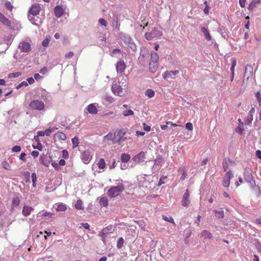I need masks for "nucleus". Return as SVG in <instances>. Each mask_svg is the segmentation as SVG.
Masks as SVG:
<instances>
[{"label": "nucleus", "instance_id": "nucleus-43", "mask_svg": "<svg viewBox=\"0 0 261 261\" xmlns=\"http://www.w3.org/2000/svg\"><path fill=\"white\" fill-rule=\"evenodd\" d=\"M32 180V186L34 188L36 187V181H37V176L35 173H33L31 175Z\"/></svg>", "mask_w": 261, "mask_h": 261}, {"label": "nucleus", "instance_id": "nucleus-15", "mask_svg": "<svg viewBox=\"0 0 261 261\" xmlns=\"http://www.w3.org/2000/svg\"><path fill=\"white\" fill-rule=\"evenodd\" d=\"M145 152L142 151L135 156L133 158V160L136 163H142L145 161Z\"/></svg>", "mask_w": 261, "mask_h": 261}, {"label": "nucleus", "instance_id": "nucleus-8", "mask_svg": "<svg viewBox=\"0 0 261 261\" xmlns=\"http://www.w3.org/2000/svg\"><path fill=\"white\" fill-rule=\"evenodd\" d=\"M233 177V174L231 170L227 171L223 180L222 185L224 187H228L230 185V180Z\"/></svg>", "mask_w": 261, "mask_h": 261}, {"label": "nucleus", "instance_id": "nucleus-39", "mask_svg": "<svg viewBox=\"0 0 261 261\" xmlns=\"http://www.w3.org/2000/svg\"><path fill=\"white\" fill-rule=\"evenodd\" d=\"M53 215V214L50 212H39L38 214L37 215V217H39L40 216H44V217H48L49 218H50L51 216Z\"/></svg>", "mask_w": 261, "mask_h": 261}, {"label": "nucleus", "instance_id": "nucleus-51", "mask_svg": "<svg viewBox=\"0 0 261 261\" xmlns=\"http://www.w3.org/2000/svg\"><path fill=\"white\" fill-rule=\"evenodd\" d=\"M123 115L124 116L133 115H134V112L132 110H126V111H123Z\"/></svg>", "mask_w": 261, "mask_h": 261}, {"label": "nucleus", "instance_id": "nucleus-38", "mask_svg": "<svg viewBox=\"0 0 261 261\" xmlns=\"http://www.w3.org/2000/svg\"><path fill=\"white\" fill-rule=\"evenodd\" d=\"M120 53L121 51L119 49H114L112 52L111 56L112 57H116L117 58H119Z\"/></svg>", "mask_w": 261, "mask_h": 261}, {"label": "nucleus", "instance_id": "nucleus-31", "mask_svg": "<svg viewBox=\"0 0 261 261\" xmlns=\"http://www.w3.org/2000/svg\"><path fill=\"white\" fill-rule=\"evenodd\" d=\"M159 59L158 55L155 52H152L151 53L150 62L157 63Z\"/></svg>", "mask_w": 261, "mask_h": 261}, {"label": "nucleus", "instance_id": "nucleus-27", "mask_svg": "<svg viewBox=\"0 0 261 261\" xmlns=\"http://www.w3.org/2000/svg\"><path fill=\"white\" fill-rule=\"evenodd\" d=\"M99 203L101 206L106 207L108 204V200L107 197H101L99 200Z\"/></svg>", "mask_w": 261, "mask_h": 261}, {"label": "nucleus", "instance_id": "nucleus-19", "mask_svg": "<svg viewBox=\"0 0 261 261\" xmlns=\"http://www.w3.org/2000/svg\"><path fill=\"white\" fill-rule=\"evenodd\" d=\"M64 12V9L61 6H57L55 7L54 9V13L55 16L59 18L61 17Z\"/></svg>", "mask_w": 261, "mask_h": 261}, {"label": "nucleus", "instance_id": "nucleus-12", "mask_svg": "<svg viewBox=\"0 0 261 261\" xmlns=\"http://www.w3.org/2000/svg\"><path fill=\"white\" fill-rule=\"evenodd\" d=\"M190 193L188 189L186 190L185 193L184 194L181 200V204L184 207H188L190 203L189 199Z\"/></svg>", "mask_w": 261, "mask_h": 261}, {"label": "nucleus", "instance_id": "nucleus-49", "mask_svg": "<svg viewBox=\"0 0 261 261\" xmlns=\"http://www.w3.org/2000/svg\"><path fill=\"white\" fill-rule=\"evenodd\" d=\"M216 213V216L219 218H223L224 216V212L223 211H215Z\"/></svg>", "mask_w": 261, "mask_h": 261}, {"label": "nucleus", "instance_id": "nucleus-4", "mask_svg": "<svg viewBox=\"0 0 261 261\" xmlns=\"http://www.w3.org/2000/svg\"><path fill=\"white\" fill-rule=\"evenodd\" d=\"M162 35V32L158 28H154L150 32H146L145 34V38L148 40H151L154 38L161 37Z\"/></svg>", "mask_w": 261, "mask_h": 261}, {"label": "nucleus", "instance_id": "nucleus-23", "mask_svg": "<svg viewBox=\"0 0 261 261\" xmlns=\"http://www.w3.org/2000/svg\"><path fill=\"white\" fill-rule=\"evenodd\" d=\"M126 132L127 129L126 128H122L118 131L117 136H116L118 138V142H120L121 139H123V137Z\"/></svg>", "mask_w": 261, "mask_h": 261}, {"label": "nucleus", "instance_id": "nucleus-33", "mask_svg": "<svg viewBox=\"0 0 261 261\" xmlns=\"http://www.w3.org/2000/svg\"><path fill=\"white\" fill-rule=\"evenodd\" d=\"M74 206L77 210H83L84 208L83 201L80 199L76 201Z\"/></svg>", "mask_w": 261, "mask_h": 261}, {"label": "nucleus", "instance_id": "nucleus-57", "mask_svg": "<svg viewBox=\"0 0 261 261\" xmlns=\"http://www.w3.org/2000/svg\"><path fill=\"white\" fill-rule=\"evenodd\" d=\"M49 158L51 160V161L52 162H51V165L54 167V168L56 169V170H59L60 169V168L59 167V165L58 164L56 163V162H53V160H51V157L49 156Z\"/></svg>", "mask_w": 261, "mask_h": 261}, {"label": "nucleus", "instance_id": "nucleus-28", "mask_svg": "<svg viewBox=\"0 0 261 261\" xmlns=\"http://www.w3.org/2000/svg\"><path fill=\"white\" fill-rule=\"evenodd\" d=\"M231 161L229 159H224L223 161V167L224 171H226L228 169L229 165Z\"/></svg>", "mask_w": 261, "mask_h": 261}, {"label": "nucleus", "instance_id": "nucleus-61", "mask_svg": "<svg viewBox=\"0 0 261 261\" xmlns=\"http://www.w3.org/2000/svg\"><path fill=\"white\" fill-rule=\"evenodd\" d=\"M166 178H167L166 176H163V177H161L159 180V181L158 182V186H160L162 184H164L165 183L164 180L166 179Z\"/></svg>", "mask_w": 261, "mask_h": 261}, {"label": "nucleus", "instance_id": "nucleus-29", "mask_svg": "<svg viewBox=\"0 0 261 261\" xmlns=\"http://www.w3.org/2000/svg\"><path fill=\"white\" fill-rule=\"evenodd\" d=\"M252 187V189L254 192L255 195L257 197H259L260 194V191L258 186H256L255 183L253 184V185H251Z\"/></svg>", "mask_w": 261, "mask_h": 261}, {"label": "nucleus", "instance_id": "nucleus-47", "mask_svg": "<svg viewBox=\"0 0 261 261\" xmlns=\"http://www.w3.org/2000/svg\"><path fill=\"white\" fill-rule=\"evenodd\" d=\"M237 64L236 60L232 59V63L230 67V71L232 74H234V67Z\"/></svg>", "mask_w": 261, "mask_h": 261}, {"label": "nucleus", "instance_id": "nucleus-64", "mask_svg": "<svg viewBox=\"0 0 261 261\" xmlns=\"http://www.w3.org/2000/svg\"><path fill=\"white\" fill-rule=\"evenodd\" d=\"M5 7L9 10H12L13 8V6L11 3L8 2L5 3Z\"/></svg>", "mask_w": 261, "mask_h": 261}, {"label": "nucleus", "instance_id": "nucleus-24", "mask_svg": "<svg viewBox=\"0 0 261 261\" xmlns=\"http://www.w3.org/2000/svg\"><path fill=\"white\" fill-rule=\"evenodd\" d=\"M201 237L203 238L204 239H212L213 236L208 230H203L201 233Z\"/></svg>", "mask_w": 261, "mask_h": 261}, {"label": "nucleus", "instance_id": "nucleus-36", "mask_svg": "<svg viewBox=\"0 0 261 261\" xmlns=\"http://www.w3.org/2000/svg\"><path fill=\"white\" fill-rule=\"evenodd\" d=\"M45 158L46 157L45 156L41 155L39 158V161L41 164L44 165L46 167H48L49 166V162H47L45 161Z\"/></svg>", "mask_w": 261, "mask_h": 261}, {"label": "nucleus", "instance_id": "nucleus-10", "mask_svg": "<svg viewBox=\"0 0 261 261\" xmlns=\"http://www.w3.org/2000/svg\"><path fill=\"white\" fill-rule=\"evenodd\" d=\"M253 74V67L251 65L247 64L245 67V71L244 74V78L246 81H249L252 78Z\"/></svg>", "mask_w": 261, "mask_h": 261}, {"label": "nucleus", "instance_id": "nucleus-13", "mask_svg": "<svg viewBox=\"0 0 261 261\" xmlns=\"http://www.w3.org/2000/svg\"><path fill=\"white\" fill-rule=\"evenodd\" d=\"M82 161L86 164H88L92 159V155L90 154V151L86 150L83 151L81 155Z\"/></svg>", "mask_w": 261, "mask_h": 261}, {"label": "nucleus", "instance_id": "nucleus-26", "mask_svg": "<svg viewBox=\"0 0 261 261\" xmlns=\"http://www.w3.org/2000/svg\"><path fill=\"white\" fill-rule=\"evenodd\" d=\"M0 21L4 25L9 27L10 25V21L0 12Z\"/></svg>", "mask_w": 261, "mask_h": 261}, {"label": "nucleus", "instance_id": "nucleus-1", "mask_svg": "<svg viewBox=\"0 0 261 261\" xmlns=\"http://www.w3.org/2000/svg\"><path fill=\"white\" fill-rule=\"evenodd\" d=\"M119 35V37L125 44L127 45L133 51L135 52L137 50V46L128 34L124 33H120Z\"/></svg>", "mask_w": 261, "mask_h": 261}, {"label": "nucleus", "instance_id": "nucleus-9", "mask_svg": "<svg viewBox=\"0 0 261 261\" xmlns=\"http://www.w3.org/2000/svg\"><path fill=\"white\" fill-rule=\"evenodd\" d=\"M126 68V64L123 60H119L116 64V69L118 73H122Z\"/></svg>", "mask_w": 261, "mask_h": 261}, {"label": "nucleus", "instance_id": "nucleus-35", "mask_svg": "<svg viewBox=\"0 0 261 261\" xmlns=\"http://www.w3.org/2000/svg\"><path fill=\"white\" fill-rule=\"evenodd\" d=\"M154 92L150 89H147L145 92V95L149 98L153 97L154 96Z\"/></svg>", "mask_w": 261, "mask_h": 261}, {"label": "nucleus", "instance_id": "nucleus-63", "mask_svg": "<svg viewBox=\"0 0 261 261\" xmlns=\"http://www.w3.org/2000/svg\"><path fill=\"white\" fill-rule=\"evenodd\" d=\"M243 130H244V128L243 126L242 127L238 126L236 130V132L239 133L240 135L242 134Z\"/></svg>", "mask_w": 261, "mask_h": 261}, {"label": "nucleus", "instance_id": "nucleus-41", "mask_svg": "<svg viewBox=\"0 0 261 261\" xmlns=\"http://www.w3.org/2000/svg\"><path fill=\"white\" fill-rule=\"evenodd\" d=\"M98 167L99 169H103L105 167L106 163L103 159H100L97 163Z\"/></svg>", "mask_w": 261, "mask_h": 261}, {"label": "nucleus", "instance_id": "nucleus-32", "mask_svg": "<svg viewBox=\"0 0 261 261\" xmlns=\"http://www.w3.org/2000/svg\"><path fill=\"white\" fill-rule=\"evenodd\" d=\"M130 158V156L128 154L122 153L121 155V161L123 163L128 162Z\"/></svg>", "mask_w": 261, "mask_h": 261}, {"label": "nucleus", "instance_id": "nucleus-20", "mask_svg": "<svg viewBox=\"0 0 261 261\" xmlns=\"http://www.w3.org/2000/svg\"><path fill=\"white\" fill-rule=\"evenodd\" d=\"M20 200L18 197H14L13 198L12 200V207L11 208V212H13L14 211V208L17 207L20 204Z\"/></svg>", "mask_w": 261, "mask_h": 261}, {"label": "nucleus", "instance_id": "nucleus-58", "mask_svg": "<svg viewBox=\"0 0 261 261\" xmlns=\"http://www.w3.org/2000/svg\"><path fill=\"white\" fill-rule=\"evenodd\" d=\"M50 41V39L45 38L42 42V45L44 47H46Z\"/></svg>", "mask_w": 261, "mask_h": 261}, {"label": "nucleus", "instance_id": "nucleus-16", "mask_svg": "<svg viewBox=\"0 0 261 261\" xmlns=\"http://www.w3.org/2000/svg\"><path fill=\"white\" fill-rule=\"evenodd\" d=\"M34 211V208L27 205L23 206L22 210V214L24 217L29 216L31 212Z\"/></svg>", "mask_w": 261, "mask_h": 261}, {"label": "nucleus", "instance_id": "nucleus-59", "mask_svg": "<svg viewBox=\"0 0 261 261\" xmlns=\"http://www.w3.org/2000/svg\"><path fill=\"white\" fill-rule=\"evenodd\" d=\"M186 127L187 129L189 130H192L193 129V124L191 122H188L186 124Z\"/></svg>", "mask_w": 261, "mask_h": 261}, {"label": "nucleus", "instance_id": "nucleus-14", "mask_svg": "<svg viewBox=\"0 0 261 261\" xmlns=\"http://www.w3.org/2000/svg\"><path fill=\"white\" fill-rule=\"evenodd\" d=\"M19 48L20 49L21 51L24 53H28L31 50V44L25 41H23L19 44Z\"/></svg>", "mask_w": 261, "mask_h": 261}, {"label": "nucleus", "instance_id": "nucleus-53", "mask_svg": "<svg viewBox=\"0 0 261 261\" xmlns=\"http://www.w3.org/2000/svg\"><path fill=\"white\" fill-rule=\"evenodd\" d=\"M255 96L259 103V106H261V93L259 91L256 92L255 93Z\"/></svg>", "mask_w": 261, "mask_h": 261}, {"label": "nucleus", "instance_id": "nucleus-48", "mask_svg": "<svg viewBox=\"0 0 261 261\" xmlns=\"http://www.w3.org/2000/svg\"><path fill=\"white\" fill-rule=\"evenodd\" d=\"M21 75L20 72L10 73L8 75L9 78H15Z\"/></svg>", "mask_w": 261, "mask_h": 261}, {"label": "nucleus", "instance_id": "nucleus-52", "mask_svg": "<svg viewBox=\"0 0 261 261\" xmlns=\"http://www.w3.org/2000/svg\"><path fill=\"white\" fill-rule=\"evenodd\" d=\"M253 120V115H248L247 119L245 121L246 124H249L251 123Z\"/></svg>", "mask_w": 261, "mask_h": 261}, {"label": "nucleus", "instance_id": "nucleus-11", "mask_svg": "<svg viewBox=\"0 0 261 261\" xmlns=\"http://www.w3.org/2000/svg\"><path fill=\"white\" fill-rule=\"evenodd\" d=\"M163 162V158L161 156H159L158 158L154 160V165L152 167V171H158L159 170L162 166V163Z\"/></svg>", "mask_w": 261, "mask_h": 261}, {"label": "nucleus", "instance_id": "nucleus-21", "mask_svg": "<svg viewBox=\"0 0 261 261\" xmlns=\"http://www.w3.org/2000/svg\"><path fill=\"white\" fill-rule=\"evenodd\" d=\"M87 110L91 114H96L97 113V109L95 103H91L87 107Z\"/></svg>", "mask_w": 261, "mask_h": 261}, {"label": "nucleus", "instance_id": "nucleus-50", "mask_svg": "<svg viewBox=\"0 0 261 261\" xmlns=\"http://www.w3.org/2000/svg\"><path fill=\"white\" fill-rule=\"evenodd\" d=\"M162 218L163 219L166 221L172 223H174L173 219L171 217H167L166 216L163 215Z\"/></svg>", "mask_w": 261, "mask_h": 261}, {"label": "nucleus", "instance_id": "nucleus-40", "mask_svg": "<svg viewBox=\"0 0 261 261\" xmlns=\"http://www.w3.org/2000/svg\"><path fill=\"white\" fill-rule=\"evenodd\" d=\"M73 148H76L78 146L79 142V138L76 137H74L71 140Z\"/></svg>", "mask_w": 261, "mask_h": 261}, {"label": "nucleus", "instance_id": "nucleus-2", "mask_svg": "<svg viewBox=\"0 0 261 261\" xmlns=\"http://www.w3.org/2000/svg\"><path fill=\"white\" fill-rule=\"evenodd\" d=\"M124 190L122 184H118L117 186L111 187L108 192V195L111 198L115 197L119 195Z\"/></svg>", "mask_w": 261, "mask_h": 261}, {"label": "nucleus", "instance_id": "nucleus-44", "mask_svg": "<svg viewBox=\"0 0 261 261\" xmlns=\"http://www.w3.org/2000/svg\"><path fill=\"white\" fill-rule=\"evenodd\" d=\"M58 129V128L56 127H49L46 130V136H49L51 133L55 132L56 130Z\"/></svg>", "mask_w": 261, "mask_h": 261}, {"label": "nucleus", "instance_id": "nucleus-56", "mask_svg": "<svg viewBox=\"0 0 261 261\" xmlns=\"http://www.w3.org/2000/svg\"><path fill=\"white\" fill-rule=\"evenodd\" d=\"M20 150H21V147L20 146H18V145L14 146L12 148V151L13 152H19Z\"/></svg>", "mask_w": 261, "mask_h": 261}, {"label": "nucleus", "instance_id": "nucleus-30", "mask_svg": "<svg viewBox=\"0 0 261 261\" xmlns=\"http://www.w3.org/2000/svg\"><path fill=\"white\" fill-rule=\"evenodd\" d=\"M158 67V63H149V70L152 73H154Z\"/></svg>", "mask_w": 261, "mask_h": 261}, {"label": "nucleus", "instance_id": "nucleus-18", "mask_svg": "<svg viewBox=\"0 0 261 261\" xmlns=\"http://www.w3.org/2000/svg\"><path fill=\"white\" fill-rule=\"evenodd\" d=\"M179 73L178 70L166 71L163 74L164 79L173 78L172 75H176Z\"/></svg>", "mask_w": 261, "mask_h": 261}, {"label": "nucleus", "instance_id": "nucleus-6", "mask_svg": "<svg viewBox=\"0 0 261 261\" xmlns=\"http://www.w3.org/2000/svg\"><path fill=\"white\" fill-rule=\"evenodd\" d=\"M244 176L245 180L247 182H249L251 185H253V184H255V181L253 179V177L252 175V171L250 168L245 169Z\"/></svg>", "mask_w": 261, "mask_h": 261}, {"label": "nucleus", "instance_id": "nucleus-22", "mask_svg": "<svg viewBox=\"0 0 261 261\" xmlns=\"http://www.w3.org/2000/svg\"><path fill=\"white\" fill-rule=\"evenodd\" d=\"M54 208L58 212H64L67 209L66 205L63 203L56 204L54 205Z\"/></svg>", "mask_w": 261, "mask_h": 261}, {"label": "nucleus", "instance_id": "nucleus-5", "mask_svg": "<svg viewBox=\"0 0 261 261\" xmlns=\"http://www.w3.org/2000/svg\"><path fill=\"white\" fill-rule=\"evenodd\" d=\"M29 107L32 110L41 111L44 109L45 105L42 100H34L31 101Z\"/></svg>", "mask_w": 261, "mask_h": 261}, {"label": "nucleus", "instance_id": "nucleus-3", "mask_svg": "<svg viewBox=\"0 0 261 261\" xmlns=\"http://www.w3.org/2000/svg\"><path fill=\"white\" fill-rule=\"evenodd\" d=\"M149 57V53L148 49L145 47L141 48L140 57L138 58L139 64L143 65L148 61Z\"/></svg>", "mask_w": 261, "mask_h": 261}, {"label": "nucleus", "instance_id": "nucleus-37", "mask_svg": "<svg viewBox=\"0 0 261 261\" xmlns=\"http://www.w3.org/2000/svg\"><path fill=\"white\" fill-rule=\"evenodd\" d=\"M115 138H116V135L115 133H114V134L109 133L107 135L105 136V139L108 140L114 141V140L115 139Z\"/></svg>", "mask_w": 261, "mask_h": 261}, {"label": "nucleus", "instance_id": "nucleus-60", "mask_svg": "<svg viewBox=\"0 0 261 261\" xmlns=\"http://www.w3.org/2000/svg\"><path fill=\"white\" fill-rule=\"evenodd\" d=\"M28 85V84L26 82H22L21 83H20L17 87L16 89H19V88H21L23 86H27Z\"/></svg>", "mask_w": 261, "mask_h": 261}, {"label": "nucleus", "instance_id": "nucleus-46", "mask_svg": "<svg viewBox=\"0 0 261 261\" xmlns=\"http://www.w3.org/2000/svg\"><path fill=\"white\" fill-rule=\"evenodd\" d=\"M124 243V240L122 237L119 238L118 239L117 243V247L119 249L121 248Z\"/></svg>", "mask_w": 261, "mask_h": 261}, {"label": "nucleus", "instance_id": "nucleus-45", "mask_svg": "<svg viewBox=\"0 0 261 261\" xmlns=\"http://www.w3.org/2000/svg\"><path fill=\"white\" fill-rule=\"evenodd\" d=\"M22 175L25 178V181L27 182H30V174L28 171L23 172Z\"/></svg>", "mask_w": 261, "mask_h": 261}, {"label": "nucleus", "instance_id": "nucleus-34", "mask_svg": "<svg viewBox=\"0 0 261 261\" xmlns=\"http://www.w3.org/2000/svg\"><path fill=\"white\" fill-rule=\"evenodd\" d=\"M55 136L58 138L59 139L61 140H65L66 139V135L62 132H60L58 133H57L55 135Z\"/></svg>", "mask_w": 261, "mask_h": 261}, {"label": "nucleus", "instance_id": "nucleus-7", "mask_svg": "<svg viewBox=\"0 0 261 261\" xmlns=\"http://www.w3.org/2000/svg\"><path fill=\"white\" fill-rule=\"evenodd\" d=\"M112 90L113 93L116 95L122 96L124 95L122 88L116 83H113L112 84Z\"/></svg>", "mask_w": 261, "mask_h": 261}, {"label": "nucleus", "instance_id": "nucleus-17", "mask_svg": "<svg viewBox=\"0 0 261 261\" xmlns=\"http://www.w3.org/2000/svg\"><path fill=\"white\" fill-rule=\"evenodd\" d=\"M40 10V7L38 4L33 5L29 10V13L33 15H37Z\"/></svg>", "mask_w": 261, "mask_h": 261}, {"label": "nucleus", "instance_id": "nucleus-42", "mask_svg": "<svg viewBox=\"0 0 261 261\" xmlns=\"http://www.w3.org/2000/svg\"><path fill=\"white\" fill-rule=\"evenodd\" d=\"M36 15H33L32 14L29 13L28 14V18L29 20L33 24L37 25V22H35V17Z\"/></svg>", "mask_w": 261, "mask_h": 261}, {"label": "nucleus", "instance_id": "nucleus-55", "mask_svg": "<svg viewBox=\"0 0 261 261\" xmlns=\"http://www.w3.org/2000/svg\"><path fill=\"white\" fill-rule=\"evenodd\" d=\"M44 20V18L43 17H39L37 15L35 17V21L37 22V24L38 23H41L42 22L43 20Z\"/></svg>", "mask_w": 261, "mask_h": 261}, {"label": "nucleus", "instance_id": "nucleus-62", "mask_svg": "<svg viewBox=\"0 0 261 261\" xmlns=\"http://www.w3.org/2000/svg\"><path fill=\"white\" fill-rule=\"evenodd\" d=\"M99 23L103 27H106L107 24V22L106 21L102 18H100L98 20Z\"/></svg>", "mask_w": 261, "mask_h": 261}, {"label": "nucleus", "instance_id": "nucleus-54", "mask_svg": "<svg viewBox=\"0 0 261 261\" xmlns=\"http://www.w3.org/2000/svg\"><path fill=\"white\" fill-rule=\"evenodd\" d=\"M2 165H3V167L5 169H6V170H10V166L8 164V163L6 161L3 162H2Z\"/></svg>", "mask_w": 261, "mask_h": 261}, {"label": "nucleus", "instance_id": "nucleus-25", "mask_svg": "<svg viewBox=\"0 0 261 261\" xmlns=\"http://www.w3.org/2000/svg\"><path fill=\"white\" fill-rule=\"evenodd\" d=\"M201 32L203 33V34L204 35L205 39L210 41L212 39L211 36L210 34V33L207 29L205 28V27H201L200 29Z\"/></svg>", "mask_w": 261, "mask_h": 261}]
</instances>
